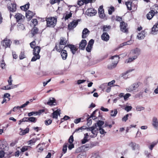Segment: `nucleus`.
Returning a JSON list of instances; mask_svg holds the SVG:
<instances>
[{
	"mask_svg": "<svg viewBox=\"0 0 158 158\" xmlns=\"http://www.w3.org/2000/svg\"><path fill=\"white\" fill-rule=\"evenodd\" d=\"M98 129L100 133L102 134H104L106 133L102 127L98 128V126L96 124L91 127L87 128V131H90L92 134L90 135V137L91 138H94L97 135Z\"/></svg>",
	"mask_w": 158,
	"mask_h": 158,
	"instance_id": "obj_1",
	"label": "nucleus"
},
{
	"mask_svg": "<svg viewBox=\"0 0 158 158\" xmlns=\"http://www.w3.org/2000/svg\"><path fill=\"white\" fill-rule=\"evenodd\" d=\"M33 48V54L34 56L31 60V61H35L37 60L40 59V56L39 53L40 50V47L37 46Z\"/></svg>",
	"mask_w": 158,
	"mask_h": 158,
	"instance_id": "obj_2",
	"label": "nucleus"
},
{
	"mask_svg": "<svg viewBox=\"0 0 158 158\" xmlns=\"http://www.w3.org/2000/svg\"><path fill=\"white\" fill-rule=\"evenodd\" d=\"M57 19L54 17H50L46 19L47 26L50 27H53L56 24Z\"/></svg>",
	"mask_w": 158,
	"mask_h": 158,
	"instance_id": "obj_3",
	"label": "nucleus"
},
{
	"mask_svg": "<svg viewBox=\"0 0 158 158\" xmlns=\"http://www.w3.org/2000/svg\"><path fill=\"white\" fill-rule=\"evenodd\" d=\"M119 58L120 57L117 55L112 56V63L108 66V68L109 69H112L115 67L118 62Z\"/></svg>",
	"mask_w": 158,
	"mask_h": 158,
	"instance_id": "obj_4",
	"label": "nucleus"
},
{
	"mask_svg": "<svg viewBox=\"0 0 158 158\" xmlns=\"http://www.w3.org/2000/svg\"><path fill=\"white\" fill-rule=\"evenodd\" d=\"M67 43L66 39L64 38H61L60 39V41L59 45L58 46L57 44L56 45L55 48L56 50L59 52H60L61 49H62L63 47L61 46L62 45H65Z\"/></svg>",
	"mask_w": 158,
	"mask_h": 158,
	"instance_id": "obj_5",
	"label": "nucleus"
},
{
	"mask_svg": "<svg viewBox=\"0 0 158 158\" xmlns=\"http://www.w3.org/2000/svg\"><path fill=\"white\" fill-rule=\"evenodd\" d=\"M158 14V6H155L154 10H151V11L147 14V18L149 19H151L153 17V16L156 14Z\"/></svg>",
	"mask_w": 158,
	"mask_h": 158,
	"instance_id": "obj_6",
	"label": "nucleus"
},
{
	"mask_svg": "<svg viewBox=\"0 0 158 158\" xmlns=\"http://www.w3.org/2000/svg\"><path fill=\"white\" fill-rule=\"evenodd\" d=\"M128 145L131 148L133 151H134L137 152L139 149V145L133 142H129L128 144Z\"/></svg>",
	"mask_w": 158,
	"mask_h": 158,
	"instance_id": "obj_7",
	"label": "nucleus"
},
{
	"mask_svg": "<svg viewBox=\"0 0 158 158\" xmlns=\"http://www.w3.org/2000/svg\"><path fill=\"white\" fill-rule=\"evenodd\" d=\"M152 125L156 131H158V119L156 116H153L152 118Z\"/></svg>",
	"mask_w": 158,
	"mask_h": 158,
	"instance_id": "obj_8",
	"label": "nucleus"
},
{
	"mask_svg": "<svg viewBox=\"0 0 158 158\" xmlns=\"http://www.w3.org/2000/svg\"><path fill=\"white\" fill-rule=\"evenodd\" d=\"M12 42L7 38L4 39L2 42V45L6 48L10 47L11 44Z\"/></svg>",
	"mask_w": 158,
	"mask_h": 158,
	"instance_id": "obj_9",
	"label": "nucleus"
},
{
	"mask_svg": "<svg viewBox=\"0 0 158 158\" xmlns=\"http://www.w3.org/2000/svg\"><path fill=\"white\" fill-rule=\"evenodd\" d=\"M127 24L126 23L123 21L121 22L120 25L121 31L124 32H127Z\"/></svg>",
	"mask_w": 158,
	"mask_h": 158,
	"instance_id": "obj_10",
	"label": "nucleus"
},
{
	"mask_svg": "<svg viewBox=\"0 0 158 158\" xmlns=\"http://www.w3.org/2000/svg\"><path fill=\"white\" fill-rule=\"evenodd\" d=\"M79 20H74L70 23L68 25V28L69 30H71L74 28L77 25L78 22Z\"/></svg>",
	"mask_w": 158,
	"mask_h": 158,
	"instance_id": "obj_11",
	"label": "nucleus"
},
{
	"mask_svg": "<svg viewBox=\"0 0 158 158\" xmlns=\"http://www.w3.org/2000/svg\"><path fill=\"white\" fill-rule=\"evenodd\" d=\"M94 42V40L93 39H91L89 41L88 45L86 48V50L87 52H90Z\"/></svg>",
	"mask_w": 158,
	"mask_h": 158,
	"instance_id": "obj_12",
	"label": "nucleus"
},
{
	"mask_svg": "<svg viewBox=\"0 0 158 158\" xmlns=\"http://www.w3.org/2000/svg\"><path fill=\"white\" fill-rule=\"evenodd\" d=\"M141 52V50L138 48H136L132 50L131 52V53L134 56H136L137 58L140 55Z\"/></svg>",
	"mask_w": 158,
	"mask_h": 158,
	"instance_id": "obj_13",
	"label": "nucleus"
},
{
	"mask_svg": "<svg viewBox=\"0 0 158 158\" xmlns=\"http://www.w3.org/2000/svg\"><path fill=\"white\" fill-rule=\"evenodd\" d=\"M90 31L87 28H85L82 31V37L83 39L86 38L89 35Z\"/></svg>",
	"mask_w": 158,
	"mask_h": 158,
	"instance_id": "obj_14",
	"label": "nucleus"
},
{
	"mask_svg": "<svg viewBox=\"0 0 158 158\" xmlns=\"http://www.w3.org/2000/svg\"><path fill=\"white\" fill-rule=\"evenodd\" d=\"M102 6H100L98 8V13L100 18L103 19L105 16Z\"/></svg>",
	"mask_w": 158,
	"mask_h": 158,
	"instance_id": "obj_15",
	"label": "nucleus"
},
{
	"mask_svg": "<svg viewBox=\"0 0 158 158\" xmlns=\"http://www.w3.org/2000/svg\"><path fill=\"white\" fill-rule=\"evenodd\" d=\"M90 134L86 133L84 135V137L83 139L81 140V142L82 144H84L88 141L89 139H88L89 135H90Z\"/></svg>",
	"mask_w": 158,
	"mask_h": 158,
	"instance_id": "obj_16",
	"label": "nucleus"
},
{
	"mask_svg": "<svg viewBox=\"0 0 158 158\" xmlns=\"http://www.w3.org/2000/svg\"><path fill=\"white\" fill-rule=\"evenodd\" d=\"M87 44V41L85 40H82L79 44V48L83 50Z\"/></svg>",
	"mask_w": 158,
	"mask_h": 158,
	"instance_id": "obj_17",
	"label": "nucleus"
},
{
	"mask_svg": "<svg viewBox=\"0 0 158 158\" xmlns=\"http://www.w3.org/2000/svg\"><path fill=\"white\" fill-rule=\"evenodd\" d=\"M48 105L49 106H55L56 105V102L55 99L52 97L50 98L48 102H47Z\"/></svg>",
	"mask_w": 158,
	"mask_h": 158,
	"instance_id": "obj_18",
	"label": "nucleus"
},
{
	"mask_svg": "<svg viewBox=\"0 0 158 158\" xmlns=\"http://www.w3.org/2000/svg\"><path fill=\"white\" fill-rule=\"evenodd\" d=\"M158 31V21L152 28L151 33L152 34H156Z\"/></svg>",
	"mask_w": 158,
	"mask_h": 158,
	"instance_id": "obj_19",
	"label": "nucleus"
},
{
	"mask_svg": "<svg viewBox=\"0 0 158 158\" xmlns=\"http://www.w3.org/2000/svg\"><path fill=\"white\" fill-rule=\"evenodd\" d=\"M60 109H57L56 110L54 111L52 114V118L56 119L57 118L58 116L60 114Z\"/></svg>",
	"mask_w": 158,
	"mask_h": 158,
	"instance_id": "obj_20",
	"label": "nucleus"
},
{
	"mask_svg": "<svg viewBox=\"0 0 158 158\" xmlns=\"http://www.w3.org/2000/svg\"><path fill=\"white\" fill-rule=\"evenodd\" d=\"M15 18L17 20V21H21L24 19V16L20 13H17L15 15Z\"/></svg>",
	"mask_w": 158,
	"mask_h": 158,
	"instance_id": "obj_21",
	"label": "nucleus"
},
{
	"mask_svg": "<svg viewBox=\"0 0 158 158\" xmlns=\"http://www.w3.org/2000/svg\"><path fill=\"white\" fill-rule=\"evenodd\" d=\"M44 143H40L38 144L36 147L37 151L38 152H41L43 151L44 147Z\"/></svg>",
	"mask_w": 158,
	"mask_h": 158,
	"instance_id": "obj_22",
	"label": "nucleus"
},
{
	"mask_svg": "<svg viewBox=\"0 0 158 158\" xmlns=\"http://www.w3.org/2000/svg\"><path fill=\"white\" fill-rule=\"evenodd\" d=\"M8 9L10 12H13L15 11L16 10V4L14 3H11V6L8 7Z\"/></svg>",
	"mask_w": 158,
	"mask_h": 158,
	"instance_id": "obj_23",
	"label": "nucleus"
},
{
	"mask_svg": "<svg viewBox=\"0 0 158 158\" xmlns=\"http://www.w3.org/2000/svg\"><path fill=\"white\" fill-rule=\"evenodd\" d=\"M34 15V13L30 10L26 13V17L29 20H30Z\"/></svg>",
	"mask_w": 158,
	"mask_h": 158,
	"instance_id": "obj_24",
	"label": "nucleus"
},
{
	"mask_svg": "<svg viewBox=\"0 0 158 158\" xmlns=\"http://www.w3.org/2000/svg\"><path fill=\"white\" fill-rule=\"evenodd\" d=\"M101 38L102 40L107 41L109 40V36L107 33L104 32L102 35Z\"/></svg>",
	"mask_w": 158,
	"mask_h": 158,
	"instance_id": "obj_25",
	"label": "nucleus"
},
{
	"mask_svg": "<svg viewBox=\"0 0 158 158\" xmlns=\"http://www.w3.org/2000/svg\"><path fill=\"white\" fill-rule=\"evenodd\" d=\"M70 49V50L73 54L75 53L76 51L77 50V48L76 46L74 45L69 44L68 45Z\"/></svg>",
	"mask_w": 158,
	"mask_h": 158,
	"instance_id": "obj_26",
	"label": "nucleus"
},
{
	"mask_svg": "<svg viewBox=\"0 0 158 158\" xmlns=\"http://www.w3.org/2000/svg\"><path fill=\"white\" fill-rule=\"evenodd\" d=\"M61 56L63 60H65L67 56V53L66 51L64 50H62L61 52Z\"/></svg>",
	"mask_w": 158,
	"mask_h": 158,
	"instance_id": "obj_27",
	"label": "nucleus"
},
{
	"mask_svg": "<svg viewBox=\"0 0 158 158\" xmlns=\"http://www.w3.org/2000/svg\"><path fill=\"white\" fill-rule=\"evenodd\" d=\"M87 11L88 13L91 16L95 15L97 13L96 10H95L94 9L92 8H90L88 9Z\"/></svg>",
	"mask_w": 158,
	"mask_h": 158,
	"instance_id": "obj_28",
	"label": "nucleus"
},
{
	"mask_svg": "<svg viewBox=\"0 0 158 158\" xmlns=\"http://www.w3.org/2000/svg\"><path fill=\"white\" fill-rule=\"evenodd\" d=\"M136 56H133L132 57H130L125 60V62L126 63H128L133 61L135 60L136 59Z\"/></svg>",
	"mask_w": 158,
	"mask_h": 158,
	"instance_id": "obj_29",
	"label": "nucleus"
},
{
	"mask_svg": "<svg viewBox=\"0 0 158 158\" xmlns=\"http://www.w3.org/2000/svg\"><path fill=\"white\" fill-rule=\"evenodd\" d=\"M145 32L144 31H142L137 35V37L139 40L143 39L145 36Z\"/></svg>",
	"mask_w": 158,
	"mask_h": 158,
	"instance_id": "obj_30",
	"label": "nucleus"
},
{
	"mask_svg": "<svg viewBox=\"0 0 158 158\" xmlns=\"http://www.w3.org/2000/svg\"><path fill=\"white\" fill-rule=\"evenodd\" d=\"M141 83L139 82H137L132 84L130 87L131 89L132 88L136 89L138 88L139 86L140 85Z\"/></svg>",
	"mask_w": 158,
	"mask_h": 158,
	"instance_id": "obj_31",
	"label": "nucleus"
},
{
	"mask_svg": "<svg viewBox=\"0 0 158 158\" xmlns=\"http://www.w3.org/2000/svg\"><path fill=\"white\" fill-rule=\"evenodd\" d=\"M133 42V40H130L127 42H124L123 43H122L120 45L119 48H121V47H123L125 45H130L132 44Z\"/></svg>",
	"mask_w": 158,
	"mask_h": 158,
	"instance_id": "obj_32",
	"label": "nucleus"
},
{
	"mask_svg": "<svg viewBox=\"0 0 158 158\" xmlns=\"http://www.w3.org/2000/svg\"><path fill=\"white\" fill-rule=\"evenodd\" d=\"M20 129L21 130V131L19 133V134L20 135H23L28 133L29 130L28 128H27L23 130L21 128H20Z\"/></svg>",
	"mask_w": 158,
	"mask_h": 158,
	"instance_id": "obj_33",
	"label": "nucleus"
},
{
	"mask_svg": "<svg viewBox=\"0 0 158 158\" xmlns=\"http://www.w3.org/2000/svg\"><path fill=\"white\" fill-rule=\"evenodd\" d=\"M38 31V29L36 27H33L31 31L32 37H33L35 34H37Z\"/></svg>",
	"mask_w": 158,
	"mask_h": 158,
	"instance_id": "obj_34",
	"label": "nucleus"
},
{
	"mask_svg": "<svg viewBox=\"0 0 158 158\" xmlns=\"http://www.w3.org/2000/svg\"><path fill=\"white\" fill-rule=\"evenodd\" d=\"M30 4L29 3H28L26 4L20 6L21 9L24 11H26L28 10Z\"/></svg>",
	"mask_w": 158,
	"mask_h": 158,
	"instance_id": "obj_35",
	"label": "nucleus"
},
{
	"mask_svg": "<svg viewBox=\"0 0 158 158\" xmlns=\"http://www.w3.org/2000/svg\"><path fill=\"white\" fill-rule=\"evenodd\" d=\"M134 70V69H130L127 70L125 73H123V75L122 76V77H123V78L125 79H127L128 78V77L126 75L127 73L133 71Z\"/></svg>",
	"mask_w": 158,
	"mask_h": 158,
	"instance_id": "obj_36",
	"label": "nucleus"
},
{
	"mask_svg": "<svg viewBox=\"0 0 158 158\" xmlns=\"http://www.w3.org/2000/svg\"><path fill=\"white\" fill-rule=\"evenodd\" d=\"M157 142H153L151 144L148 146V148L150 150L152 151L155 146L157 144Z\"/></svg>",
	"mask_w": 158,
	"mask_h": 158,
	"instance_id": "obj_37",
	"label": "nucleus"
},
{
	"mask_svg": "<svg viewBox=\"0 0 158 158\" xmlns=\"http://www.w3.org/2000/svg\"><path fill=\"white\" fill-rule=\"evenodd\" d=\"M104 124V122L101 121H99L97 123H95V124H96L97 126H98V128H99L102 127V125Z\"/></svg>",
	"mask_w": 158,
	"mask_h": 158,
	"instance_id": "obj_38",
	"label": "nucleus"
},
{
	"mask_svg": "<svg viewBox=\"0 0 158 158\" xmlns=\"http://www.w3.org/2000/svg\"><path fill=\"white\" fill-rule=\"evenodd\" d=\"M39 138L33 139L29 141L28 144L29 145H31L32 143H35L38 140H39Z\"/></svg>",
	"mask_w": 158,
	"mask_h": 158,
	"instance_id": "obj_39",
	"label": "nucleus"
},
{
	"mask_svg": "<svg viewBox=\"0 0 158 158\" xmlns=\"http://www.w3.org/2000/svg\"><path fill=\"white\" fill-rule=\"evenodd\" d=\"M68 143H66L64 144L62 149V151L64 152V153H65L66 152L67 150V148L68 146Z\"/></svg>",
	"mask_w": 158,
	"mask_h": 158,
	"instance_id": "obj_40",
	"label": "nucleus"
},
{
	"mask_svg": "<svg viewBox=\"0 0 158 158\" xmlns=\"http://www.w3.org/2000/svg\"><path fill=\"white\" fill-rule=\"evenodd\" d=\"M117 111L116 110H112L111 112L110 115L113 117L115 116L117 114Z\"/></svg>",
	"mask_w": 158,
	"mask_h": 158,
	"instance_id": "obj_41",
	"label": "nucleus"
},
{
	"mask_svg": "<svg viewBox=\"0 0 158 158\" xmlns=\"http://www.w3.org/2000/svg\"><path fill=\"white\" fill-rule=\"evenodd\" d=\"M84 3H88V2H86V0H80L78 1V5L81 6L83 5Z\"/></svg>",
	"mask_w": 158,
	"mask_h": 158,
	"instance_id": "obj_42",
	"label": "nucleus"
},
{
	"mask_svg": "<svg viewBox=\"0 0 158 158\" xmlns=\"http://www.w3.org/2000/svg\"><path fill=\"white\" fill-rule=\"evenodd\" d=\"M136 110L137 111H141L144 109V108L140 106H137L136 107Z\"/></svg>",
	"mask_w": 158,
	"mask_h": 158,
	"instance_id": "obj_43",
	"label": "nucleus"
},
{
	"mask_svg": "<svg viewBox=\"0 0 158 158\" xmlns=\"http://www.w3.org/2000/svg\"><path fill=\"white\" fill-rule=\"evenodd\" d=\"M126 5L128 10H131V4L130 2H126Z\"/></svg>",
	"mask_w": 158,
	"mask_h": 158,
	"instance_id": "obj_44",
	"label": "nucleus"
},
{
	"mask_svg": "<svg viewBox=\"0 0 158 158\" xmlns=\"http://www.w3.org/2000/svg\"><path fill=\"white\" fill-rule=\"evenodd\" d=\"M18 85H14L12 86L11 87H8V85H7V86H5L4 87L5 88V89H11V88H18Z\"/></svg>",
	"mask_w": 158,
	"mask_h": 158,
	"instance_id": "obj_45",
	"label": "nucleus"
},
{
	"mask_svg": "<svg viewBox=\"0 0 158 158\" xmlns=\"http://www.w3.org/2000/svg\"><path fill=\"white\" fill-rule=\"evenodd\" d=\"M114 11V7L112 6L108 10V13L109 15H111L113 12Z\"/></svg>",
	"mask_w": 158,
	"mask_h": 158,
	"instance_id": "obj_46",
	"label": "nucleus"
},
{
	"mask_svg": "<svg viewBox=\"0 0 158 158\" xmlns=\"http://www.w3.org/2000/svg\"><path fill=\"white\" fill-rule=\"evenodd\" d=\"M97 111L98 110H96L93 112L91 116V117H92L93 119H95L97 118L96 116L95 115V114Z\"/></svg>",
	"mask_w": 158,
	"mask_h": 158,
	"instance_id": "obj_47",
	"label": "nucleus"
},
{
	"mask_svg": "<svg viewBox=\"0 0 158 158\" xmlns=\"http://www.w3.org/2000/svg\"><path fill=\"white\" fill-rule=\"evenodd\" d=\"M132 107L131 106H126L124 108V110L127 112H129L131 110Z\"/></svg>",
	"mask_w": 158,
	"mask_h": 158,
	"instance_id": "obj_48",
	"label": "nucleus"
},
{
	"mask_svg": "<svg viewBox=\"0 0 158 158\" xmlns=\"http://www.w3.org/2000/svg\"><path fill=\"white\" fill-rule=\"evenodd\" d=\"M115 81L114 80H112V81L109 82L107 84V85L109 86L110 87H111L113 86V84L115 83Z\"/></svg>",
	"mask_w": 158,
	"mask_h": 158,
	"instance_id": "obj_49",
	"label": "nucleus"
},
{
	"mask_svg": "<svg viewBox=\"0 0 158 158\" xmlns=\"http://www.w3.org/2000/svg\"><path fill=\"white\" fill-rule=\"evenodd\" d=\"M19 59L22 60L25 57V56L23 52H22L19 56Z\"/></svg>",
	"mask_w": 158,
	"mask_h": 158,
	"instance_id": "obj_50",
	"label": "nucleus"
},
{
	"mask_svg": "<svg viewBox=\"0 0 158 158\" xmlns=\"http://www.w3.org/2000/svg\"><path fill=\"white\" fill-rule=\"evenodd\" d=\"M107 86V84L106 83H105L102 84L101 85L99 88L100 89H104L106 88V86Z\"/></svg>",
	"mask_w": 158,
	"mask_h": 158,
	"instance_id": "obj_51",
	"label": "nucleus"
},
{
	"mask_svg": "<svg viewBox=\"0 0 158 158\" xmlns=\"http://www.w3.org/2000/svg\"><path fill=\"white\" fill-rule=\"evenodd\" d=\"M72 13L70 12L69 14H67L64 17L65 20H66L72 16Z\"/></svg>",
	"mask_w": 158,
	"mask_h": 158,
	"instance_id": "obj_52",
	"label": "nucleus"
},
{
	"mask_svg": "<svg viewBox=\"0 0 158 158\" xmlns=\"http://www.w3.org/2000/svg\"><path fill=\"white\" fill-rule=\"evenodd\" d=\"M52 123V120L50 119H48L45 121V124L46 125H48Z\"/></svg>",
	"mask_w": 158,
	"mask_h": 158,
	"instance_id": "obj_53",
	"label": "nucleus"
},
{
	"mask_svg": "<svg viewBox=\"0 0 158 158\" xmlns=\"http://www.w3.org/2000/svg\"><path fill=\"white\" fill-rule=\"evenodd\" d=\"M44 110L42 109L39 110L37 112H35V114L36 115H40L41 113L44 112Z\"/></svg>",
	"mask_w": 158,
	"mask_h": 158,
	"instance_id": "obj_54",
	"label": "nucleus"
},
{
	"mask_svg": "<svg viewBox=\"0 0 158 158\" xmlns=\"http://www.w3.org/2000/svg\"><path fill=\"white\" fill-rule=\"evenodd\" d=\"M30 103L29 101L26 102L24 104L21 106V108H23L26 107L28 104Z\"/></svg>",
	"mask_w": 158,
	"mask_h": 158,
	"instance_id": "obj_55",
	"label": "nucleus"
},
{
	"mask_svg": "<svg viewBox=\"0 0 158 158\" xmlns=\"http://www.w3.org/2000/svg\"><path fill=\"white\" fill-rule=\"evenodd\" d=\"M31 22H32L33 25L34 26H36L37 24V19H32Z\"/></svg>",
	"mask_w": 158,
	"mask_h": 158,
	"instance_id": "obj_56",
	"label": "nucleus"
},
{
	"mask_svg": "<svg viewBox=\"0 0 158 158\" xmlns=\"http://www.w3.org/2000/svg\"><path fill=\"white\" fill-rule=\"evenodd\" d=\"M28 150L27 147V146H23V147L21 149V150L22 152H24L25 151L27 150Z\"/></svg>",
	"mask_w": 158,
	"mask_h": 158,
	"instance_id": "obj_57",
	"label": "nucleus"
},
{
	"mask_svg": "<svg viewBox=\"0 0 158 158\" xmlns=\"http://www.w3.org/2000/svg\"><path fill=\"white\" fill-rule=\"evenodd\" d=\"M10 100V98H4L3 101L2 102V104H3L4 103H6L7 102L9 101Z\"/></svg>",
	"mask_w": 158,
	"mask_h": 158,
	"instance_id": "obj_58",
	"label": "nucleus"
},
{
	"mask_svg": "<svg viewBox=\"0 0 158 158\" xmlns=\"http://www.w3.org/2000/svg\"><path fill=\"white\" fill-rule=\"evenodd\" d=\"M35 117H31L28 118V121L31 122H35Z\"/></svg>",
	"mask_w": 158,
	"mask_h": 158,
	"instance_id": "obj_59",
	"label": "nucleus"
},
{
	"mask_svg": "<svg viewBox=\"0 0 158 158\" xmlns=\"http://www.w3.org/2000/svg\"><path fill=\"white\" fill-rule=\"evenodd\" d=\"M73 136L71 135L69 139V142L70 143H73Z\"/></svg>",
	"mask_w": 158,
	"mask_h": 158,
	"instance_id": "obj_60",
	"label": "nucleus"
},
{
	"mask_svg": "<svg viewBox=\"0 0 158 158\" xmlns=\"http://www.w3.org/2000/svg\"><path fill=\"white\" fill-rule=\"evenodd\" d=\"M30 46L32 48H34L35 47V41H33L30 44Z\"/></svg>",
	"mask_w": 158,
	"mask_h": 158,
	"instance_id": "obj_61",
	"label": "nucleus"
},
{
	"mask_svg": "<svg viewBox=\"0 0 158 158\" xmlns=\"http://www.w3.org/2000/svg\"><path fill=\"white\" fill-rule=\"evenodd\" d=\"M109 26H104L103 27V31H108L110 28Z\"/></svg>",
	"mask_w": 158,
	"mask_h": 158,
	"instance_id": "obj_62",
	"label": "nucleus"
},
{
	"mask_svg": "<svg viewBox=\"0 0 158 158\" xmlns=\"http://www.w3.org/2000/svg\"><path fill=\"white\" fill-rule=\"evenodd\" d=\"M129 115L128 114H127L123 118L122 120L123 121H124L126 122L128 119V117Z\"/></svg>",
	"mask_w": 158,
	"mask_h": 158,
	"instance_id": "obj_63",
	"label": "nucleus"
},
{
	"mask_svg": "<svg viewBox=\"0 0 158 158\" xmlns=\"http://www.w3.org/2000/svg\"><path fill=\"white\" fill-rule=\"evenodd\" d=\"M131 94H127L124 96V98L125 100H126L130 96Z\"/></svg>",
	"mask_w": 158,
	"mask_h": 158,
	"instance_id": "obj_64",
	"label": "nucleus"
}]
</instances>
